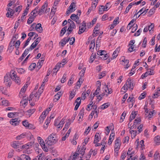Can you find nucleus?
<instances>
[{"instance_id": "f257e3e1", "label": "nucleus", "mask_w": 160, "mask_h": 160, "mask_svg": "<svg viewBox=\"0 0 160 160\" xmlns=\"http://www.w3.org/2000/svg\"><path fill=\"white\" fill-rule=\"evenodd\" d=\"M11 78L14 80L18 84H20L19 78L16 74L14 71L10 72V75H7L4 77V83L7 86H10L11 84Z\"/></svg>"}, {"instance_id": "f03ea898", "label": "nucleus", "mask_w": 160, "mask_h": 160, "mask_svg": "<svg viewBox=\"0 0 160 160\" xmlns=\"http://www.w3.org/2000/svg\"><path fill=\"white\" fill-rule=\"evenodd\" d=\"M58 141V139L55 133L50 134L46 140V144L50 146L55 143Z\"/></svg>"}, {"instance_id": "7ed1b4c3", "label": "nucleus", "mask_w": 160, "mask_h": 160, "mask_svg": "<svg viewBox=\"0 0 160 160\" xmlns=\"http://www.w3.org/2000/svg\"><path fill=\"white\" fill-rule=\"evenodd\" d=\"M134 85L133 81H132L130 79L128 78L124 86L122 87V89H123L125 91L127 90L129 88L131 90H132Z\"/></svg>"}, {"instance_id": "20e7f679", "label": "nucleus", "mask_w": 160, "mask_h": 160, "mask_svg": "<svg viewBox=\"0 0 160 160\" xmlns=\"http://www.w3.org/2000/svg\"><path fill=\"white\" fill-rule=\"evenodd\" d=\"M78 149L79 148L78 147L76 152L73 155V157L72 158V160H75L78 157L82 158L84 154V151H82L80 148Z\"/></svg>"}, {"instance_id": "39448f33", "label": "nucleus", "mask_w": 160, "mask_h": 160, "mask_svg": "<svg viewBox=\"0 0 160 160\" xmlns=\"http://www.w3.org/2000/svg\"><path fill=\"white\" fill-rule=\"evenodd\" d=\"M38 141L42 147V149L44 151L46 152H48V148L47 147L48 145L46 144V143H45L42 139L40 137H38Z\"/></svg>"}, {"instance_id": "423d86ee", "label": "nucleus", "mask_w": 160, "mask_h": 160, "mask_svg": "<svg viewBox=\"0 0 160 160\" xmlns=\"http://www.w3.org/2000/svg\"><path fill=\"white\" fill-rule=\"evenodd\" d=\"M86 29V25L85 22L84 21H83L82 24L79 27V30L78 32V34H80L83 32L85 31Z\"/></svg>"}, {"instance_id": "0eeeda50", "label": "nucleus", "mask_w": 160, "mask_h": 160, "mask_svg": "<svg viewBox=\"0 0 160 160\" xmlns=\"http://www.w3.org/2000/svg\"><path fill=\"white\" fill-rule=\"evenodd\" d=\"M20 118H16L14 119H12L10 121V123L12 125L15 126L18 125L20 122Z\"/></svg>"}, {"instance_id": "6e6552de", "label": "nucleus", "mask_w": 160, "mask_h": 160, "mask_svg": "<svg viewBox=\"0 0 160 160\" xmlns=\"http://www.w3.org/2000/svg\"><path fill=\"white\" fill-rule=\"evenodd\" d=\"M70 18L72 20L75 21L77 24H79L80 23V22L79 20L78 17L75 14H72L70 16Z\"/></svg>"}, {"instance_id": "1a4fd4ad", "label": "nucleus", "mask_w": 160, "mask_h": 160, "mask_svg": "<svg viewBox=\"0 0 160 160\" xmlns=\"http://www.w3.org/2000/svg\"><path fill=\"white\" fill-rule=\"evenodd\" d=\"M22 144V142L18 141H14L11 144L12 147L14 148H17L19 147V146Z\"/></svg>"}, {"instance_id": "9d476101", "label": "nucleus", "mask_w": 160, "mask_h": 160, "mask_svg": "<svg viewBox=\"0 0 160 160\" xmlns=\"http://www.w3.org/2000/svg\"><path fill=\"white\" fill-rule=\"evenodd\" d=\"M120 140L117 138L115 141V150L118 151L120 147Z\"/></svg>"}, {"instance_id": "9b49d317", "label": "nucleus", "mask_w": 160, "mask_h": 160, "mask_svg": "<svg viewBox=\"0 0 160 160\" xmlns=\"http://www.w3.org/2000/svg\"><path fill=\"white\" fill-rule=\"evenodd\" d=\"M48 6V4L46 3H45L41 7V9L38 11V14L41 15L42 13L45 10V8Z\"/></svg>"}, {"instance_id": "f8f14e48", "label": "nucleus", "mask_w": 160, "mask_h": 160, "mask_svg": "<svg viewBox=\"0 0 160 160\" xmlns=\"http://www.w3.org/2000/svg\"><path fill=\"white\" fill-rule=\"evenodd\" d=\"M95 39H94L91 41L89 46L90 50L91 52H93V49L94 48V47H95Z\"/></svg>"}, {"instance_id": "ddd939ff", "label": "nucleus", "mask_w": 160, "mask_h": 160, "mask_svg": "<svg viewBox=\"0 0 160 160\" xmlns=\"http://www.w3.org/2000/svg\"><path fill=\"white\" fill-rule=\"evenodd\" d=\"M69 40L70 38H65L61 40L60 43L61 44L62 46L63 47Z\"/></svg>"}, {"instance_id": "4468645a", "label": "nucleus", "mask_w": 160, "mask_h": 160, "mask_svg": "<svg viewBox=\"0 0 160 160\" xmlns=\"http://www.w3.org/2000/svg\"><path fill=\"white\" fill-rule=\"evenodd\" d=\"M33 142H28L27 144L22 145V148L23 149L24 148L25 149H28L30 147L33 145Z\"/></svg>"}, {"instance_id": "2eb2a0df", "label": "nucleus", "mask_w": 160, "mask_h": 160, "mask_svg": "<svg viewBox=\"0 0 160 160\" xmlns=\"http://www.w3.org/2000/svg\"><path fill=\"white\" fill-rule=\"evenodd\" d=\"M41 26V24L38 23L36 26V30L39 33L41 32L42 31V28Z\"/></svg>"}, {"instance_id": "dca6fc26", "label": "nucleus", "mask_w": 160, "mask_h": 160, "mask_svg": "<svg viewBox=\"0 0 160 160\" xmlns=\"http://www.w3.org/2000/svg\"><path fill=\"white\" fill-rule=\"evenodd\" d=\"M65 119L64 118H62L61 120H60V122H59L58 127V129H61L62 128L63 124L65 122Z\"/></svg>"}, {"instance_id": "f3484780", "label": "nucleus", "mask_w": 160, "mask_h": 160, "mask_svg": "<svg viewBox=\"0 0 160 160\" xmlns=\"http://www.w3.org/2000/svg\"><path fill=\"white\" fill-rule=\"evenodd\" d=\"M114 133L112 132L111 133L108 142V144L109 145H110L112 143V141L114 138Z\"/></svg>"}, {"instance_id": "a211bd4d", "label": "nucleus", "mask_w": 160, "mask_h": 160, "mask_svg": "<svg viewBox=\"0 0 160 160\" xmlns=\"http://www.w3.org/2000/svg\"><path fill=\"white\" fill-rule=\"evenodd\" d=\"M137 114V112H133L132 111L131 113V114L130 115L129 121L130 122H131L135 118L136 115Z\"/></svg>"}, {"instance_id": "6ab92c4d", "label": "nucleus", "mask_w": 160, "mask_h": 160, "mask_svg": "<svg viewBox=\"0 0 160 160\" xmlns=\"http://www.w3.org/2000/svg\"><path fill=\"white\" fill-rule=\"evenodd\" d=\"M15 39L13 41V40H12L9 43V46L8 48V49L12 51L14 48V45L13 44L14 43Z\"/></svg>"}, {"instance_id": "aec40b11", "label": "nucleus", "mask_w": 160, "mask_h": 160, "mask_svg": "<svg viewBox=\"0 0 160 160\" xmlns=\"http://www.w3.org/2000/svg\"><path fill=\"white\" fill-rule=\"evenodd\" d=\"M8 11L6 14L7 17H9L10 15L11 16H12L14 13L13 10L10 8H8Z\"/></svg>"}, {"instance_id": "412c9836", "label": "nucleus", "mask_w": 160, "mask_h": 160, "mask_svg": "<svg viewBox=\"0 0 160 160\" xmlns=\"http://www.w3.org/2000/svg\"><path fill=\"white\" fill-rule=\"evenodd\" d=\"M29 50L28 49H25L24 52L22 55L21 57L19 58L21 60H22L23 58L28 54Z\"/></svg>"}, {"instance_id": "4be33fe9", "label": "nucleus", "mask_w": 160, "mask_h": 160, "mask_svg": "<svg viewBox=\"0 0 160 160\" xmlns=\"http://www.w3.org/2000/svg\"><path fill=\"white\" fill-rule=\"evenodd\" d=\"M75 7V3L73 2H72L70 6L69 7V9L71 10V12H72L75 10L74 8Z\"/></svg>"}, {"instance_id": "5701e85b", "label": "nucleus", "mask_w": 160, "mask_h": 160, "mask_svg": "<svg viewBox=\"0 0 160 160\" xmlns=\"http://www.w3.org/2000/svg\"><path fill=\"white\" fill-rule=\"evenodd\" d=\"M106 95V97L108 96V94L107 93H105L104 92H103L102 94H100L97 98V99L98 100V101L99 102L101 101L102 98L104 96Z\"/></svg>"}, {"instance_id": "b1692460", "label": "nucleus", "mask_w": 160, "mask_h": 160, "mask_svg": "<svg viewBox=\"0 0 160 160\" xmlns=\"http://www.w3.org/2000/svg\"><path fill=\"white\" fill-rule=\"evenodd\" d=\"M119 52V48H117L114 52L113 54H112V57L113 59L117 57L118 55V54Z\"/></svg>"}, {"instance_id": "393cba45", "label": "nucleus", "mask_w": 160, "mask_h": 160, "mask_svg": "<svg viewBox=\"0 0 160 160\" xmlns=\"http://www.w3.org/2000/svg\"><path fill=\"white\" fill-rule=\"evenodd\" d=\"M130 133L131 134L132 138H134L136 136L137 132L136 131L133 130H130Z\"/></svg>"}, {"instance_id": "a878e982", "label": "nucleus", "mask_w": 160, "mask_h": 160, "mask_svg": "<svg viewBox=\"0 0 160 160\" xmlns=\"http://www.w3.org/2000/svg\"><path fill=\"white\" fill-rule=\"evenodd\" d=\"M155 142H156L157 145H158L160 144V137L158 136H157L155 137L154 139Z\"/></svg>"}, {"instance_id": "bb28decb", "label": "nucleus", "mask_w": 160, "mask_h": 160, "mask_svg": "<svg viewBox=\"0 0 160 160\" xmlns=\"http://www.w3.org/2000/svg\"><path fill=\"white\" fill-rule=\"evenodd\" d=\"M38 8H36L34 10H33L31 12V15L32 16H34V17H36L37 16V14H38Z\"/></svg>"}, {"instance_id": "cd10ccee", "label": "nucleus", "mask_w": 160, "mask_h": 160, "mask_svg": "<svg viewBox=\"0 0 160 160\" xmlns=\"http://www.w3.org/2000/svg\"><path fill=\"white\" fill-rule=\"evenodd\" d=\"M133 5V4H132V3H131L129 4L127 7L126 10L124 12V14H125L129 12V10L131 8Z\"/></svg>"}, {"instance_id": "c85d7f7f", "label": "nucleus", "mask_w": 160, "mask_h": 160, "mask_svg": "<svg viewBox=\"0 0 160 160\" xmlns=\"http://www.w3.org/2000/svg\"><path fill=\"white\" fill-rule=\"evenodd\" d=\"M84 114V110L83 109H82L81 110L78 114V116H79V121L80 120V119H82L83 118Z\"/></svg>"}, {"instance_id": "c756f323", "label": "nucleus", "mask_w": 160, "mask_h": 160, "mask_svg": "<svg viewBox=\"0 0 160 160\" xmlns=\"http://www.w3.org/2000/svg\"><path fill=\"white\" fill-rule=\"evenodd\" d=\"M22 160H31V158L28 155L23 154L21 155Z\"/></svg>"}, {"instance_id": "7c9ffc66", "label": "nucleus", "mask_w": 160, "mask_h": 160, "mask_svg": "<svg viewBox=\"0 0 160 160\" xmlns=\"http://www.w3.org/2000/svg\"><path fill=\"white\" fill-rule=\"evenodd\" d=\"M110 105V104L109 102L106 103L102 105L100 108L102 109H104L107 108Z\"/></svg>"}, {"instance_id": "2f4dec72", "label": "nucleus", "mask_w": 160, "mask_h": 160, "mask_svg": "<svg viewBox=\"0 0 160 160\" xmlns=\"http://www.w3.org/2000/svg\"><path fill=\"white\" fill-rule=\"evenodd\" d=\"M44 61V60L42 59L40 60H39L37 64V67L38 68V69H40L41 68L42 65L43 64Z\"/></svg>"}, {"instance_id": "473e14b6", "label": "nucleus", "mask_w": 160, "mask_h": 160, "mask_svg": "<svg viewBox=\"0 0 160 160\" xmlns=\"http://www.w3.org/2000/svg\"><path fill=\"white\" fill-rule=\"evenodd\" d=\"M28 102V99H27L26 98L22 100L21 101V103L22 104L23 107H25L27 104Z\"/></svg>"}, {"instance_id": "72a5a7b5", "label": "nucleus", "mask_w": 160, "mask_h": 160, "mask_svg": "<svg viewBox=\"0 0 160 160\" xmlns=\"http://www.w3.org/2000/svg\"><path fill=\"white\" fill-rule=\"evenodd\" d=\"M17 113V112H9L8 114V116L9 118H12L15 116Z\"/></svg>"}, {"instance_id": "f704fd0d", "label": "nucleus", "mask_w": 160, "mask_h": 160, "mask_svg": "<svg viewBox=\"0 0 160 160\" xmlns=\"http://www.w3.org/2000/svg\"><path fill=\"white\" fill-rule=\"evenodd\" d=\"M48 114V113H47L46 112V111H44L42 113V114L40 116L39 119H40L41 120H43L45 119V118L46 115Z\"/></svg>"}, {"instance_id": "c9c22d12", "label": "nucleus", "mask_w": 160, "mask_h": 160, "mask_svg": "<svg viewBox=\"0 0 160 160\" xmlns=\"http://www.w3.org/2000/svg\"><path fill=\"white\" fill-rule=\"evenodd\" d=\"M25 136V133H22L20 135L17 136L16 138V139L17 140H20L24 138Z\"/></svg>"}, {"instance_id": "e433bc0d", "label": "nucleus", "mask_w": 160, "mask_h": 160, "mask_svg": "<svg viewBox=\"0 0 160 160\" xmlns=\"http://www.w3.org/2000/svg\"><path fill=\"white\" fill-rule=\"evenodd\" d=\"M155 112V111L153 110L152 111H150L148 114L147 115V117L148 118L149 120H150V119L152 118V116H153V114Z\"/></svg>"}, {"instance_id": "4c0bfd02", "label": "nucleus", "mask_w": 160, "mask_h": 160, "mask_svg": "<svg viewBox=\"0 0 160 160\" xmlns=\"http://www.w3.org/2000/svg\"><path fill=\"white\" fill-rule=\"evenodd\" d=\"M35 17L32 16L30 17L28 20L27 23L28 24H31L34 21Z\"/></svg>"}, {"instance_id": "58836bf2", "label": "nucleus", "mask_w": 160, "mask_h": 160, "mask_svg": "<svg viewBox=\"0 0 160 160\" xmlns=\"http://www.w3.org/2000/svg\"><path fill=\"white\" fill-rule=\"evenodd\" d=\"M106 11L105 8H104V6H101L99 8V13L100 14H102L103 13L104 11Z\"/></svg>"}, {"instance_id": "ea45409f", "label": "nucleus", "mask_w": 160, "mask_h": 160, "mask_svg": "<svg viewBox=\"0 0 160 160\" xmlns=\"http://www.w3.org/2000/svg\"><path fill=\"white\" fill-rule=\"evenodd\" d=\"M67 27L65 26L63 28L61 31L60 32V35L61 36H62L63 35V34L65 33L66 30H67Z\"/></svg>"}, {"instance_id": "a19ab883", "label": "nucleus", "mask_w": 160, "mask_h": 160, "mask_svg": "<svg viewBox=\"0 0 160 160\" xmlns=\"http://www.w3.org/2000/svg\"><path fill=\"white\" fill-rule=\"evenodd\" d=\"M75 91L74 90H73L72 91L71 94L70 95L69 97V99L71 100L74 97L75 95Z\"/></svg>"}, {"instance_id": "79ce46f5", "label": "nucleus", "mask_w": 160, "mask_h": 160, "mask_svg": "<svg viewBox=\"0 0 160 160\" xmlns=\"http://www.w3.org/2000/svg\"><path fill=\"white\" fill-rule=\"evenodd\" d=\"M60 118H58L56 119L54 121V125L55 126L57 127V128H58L59 123L60 121Z\"/></svg>"}, {"instance_id": "37998d69", "label": "nucleus", "mask_w": 160, "mask_h": 160, "mask_svg": "<svg viewBox=\"0 0 160 160\" xmlns=\"http://www.w3.org/2000/svg\"><path fill=\"white\" fill-rule=\"evenodd\" d=\"M27 84L25 85L22 88H21L20 93H22L25 92L26 90V88H27Z\"/></svg>"}, {"instance_id": "c03bdc74", "label": "nucleus", "mask_w": 160, "mask_h": 160, "mask_svg": "<svg viewBox=\"0 0 160 160\" xmlns=\"http://www.w3.org/2000/svg\"><path fill=\"white\" fill-rule=\"evenodd\" d=\"M70 121L68 122H67L66 124H65V126L63 128V130L66 131L68 129V128L69 125L70 124Z\"/></svg>"}, {"instance_id": "a18cd8bd", "label": "nucleus", "mask_w": 160, "mask_h": 160, "mask_svg": "<svg viewBox=\"0 0 160 160\" xmlns=\"http://www.w3.org/2000/svg\"><path fill=\"white\" fill-rule=\"evenodd\" d=\"M99 135L98 133V134H96L95 136V139L94 141V143H97L99 142Z\"/></svg>"}, {"instance_id": "49530a36", "label": "nucleus", "mask_w": 160, "mask_h": 160, "mask_svg": "<svg viewBox=\"0 0 160 160\" xmlns=\"http://www.w3.org/2000/svg\"><path fill=\"white\" fill-rule=\"evenodd\" d=\"M44 86V84H42L41 87L39 89L38 92H37V93H38L39 94H40L41 95V94L43 92V87Z\"/></svg>"}, {"instance_id": "de8ad7c7", "label": "nucleus", "mask_w": 160, "mask_h": 160, "mask_svg": "<svg viewBox=\"0 0 160 160\" xmlns=\"http://www.w3.org/2000/svg\"><path fill=\"white\" fill-rule=\"evenodd\" d=\"M100 39L99 38H98L96 41V49L97 50L98 48V47H99L100 45Z\"/></svg>"}, {"instance_id": "09e8293b", "label": "nucleus", "mask_w": 160, "mask_h": 160, "mask_svg": "<svg viewBox=\"0 0 160 160\" xmlns=\"http://www.w3.org/2000/svg\"><path fill=\"white\" fill-rule=\"evenodd\" d=\"M146 95V93L144 92H143L138 97V99L140 100H141L143 98H144Z\"/></svg>"}, {"instance_id": "8fccbe9b", "label": "nucleus", "mask_w": 160, "mask_h": 160, "mask_svg": "<svg viewBox=\"0 0 160 160\" xmlns=\"http://www.w3.org/2000/svg\"><path fill=\"white\" fill-rule=\"evenodd\" d=\"M95 58V55L94 54L92 53L90 58V62L92 63L94 60Z\"/></svg>"}, {"instance_id": "3c124183", "label": "nucleus", "mask_w": 160, "mask_h": 160, "mask_svg": "<svg viewBox=\"0 0 160 160\" xmlns=\"http://www.w3.org/2000/svg\"><path fill=\"white\" fill-rule=\"evenodd\" d=\"M66 77H67V74L66 73H64L63 74V75L62 77V78L61 79V82L62 83H64L66 81Z\"/></svg>"}, {"instance_id": "603ef678", "label": "nucleus", "mask_w": 160, "mask_h": 160, "mask_svg": "<svg viewBox=\"0 0 160 160\" xmlns=\"http://www.w3.org/2000/svg\"><path fill=\"white\" fill-rule=\"evenodd\" d=\"M124 64H126V65L125 64L124 65V66H126L125 68L126 69H127L129 66L128 65V63H129V60L128 59H125V58H124Z\"/></svg>"}, {"instance_id": "864d4df0", "label": "nucleus", "mask_w": 160, "mask_h": 160, "mask_svg": "<svg viewBox=\"0 0 160 160\" xmlns=\"http://www.w3.org/2000/svg\"><path fill=\"white\" fill-rule=\"evenodd\" d=\"M2 103L3 105L5 106H8L10 104L9 102L7 100L2 101Z\"/></svg>"}, {"instance_id": "5fc2aeb1", "label": "nucleus", "mask_w": 160, "mask_h": 160, "mask_svg": "<svg viewBox=\"0 0 160 160\" xmlns=\"http://www.w3.org/2000/svg\"><path fill=\"white\" fill-rule=\"evenodd\" d=\"M36 66V64L35 63H33L31 64L29 67V69L31 70H33L35 67Z\"/></svg>"}, {"instance_id": "6e6d98bb", "label": "nucleus", "mask_w": 160, "mask_h": 160, "mask_svg": "<svg viewBox=\"0 0 160 160\" xmlns=\"http://www.w3.org/2000/svg\"><path fill=\"white\" fill-rule=\"evenodd\" d=\"M20 41L19 40H18L14 44L15 48L16 49H18L19 48V46H20Z\"/></svg>"}, {"instance_id": "4d7b16f0", "label": "nucleus", "mask_w": 160, "mask_h": 160, "mask_svg": "<svg viewBox=\"0 0 160 160\" xmlns=\"http://www.w3.org/2000/svg\"><path fill=\"white\" fill-rule=\"evenodd\" d=\"M37 46L34 42L31 45L29 49H28L29 51H31L33 49Z\"/></svg>"}, {"instance_id": "13d9d810", "label": "nucleus", "mask_w": 160, "mask_h": 160, "mask_svg": "<svg viewBox=\"0 0 160 160\" xmlns=\"http://www.w3.org/2000/svg\"><path fill=\"white\" fill-rule=\"evenodd\" d=\"M141 121V119L138 118L135 119L134 121V124L136 125V124L140 123Z\"/></svg>"}, {"instance_id": "bf43d9fd", "label": "nucleus", "mask_w": 160, "mask_h": 160, "mask_svg": "<svg viewBox=\"0 0 160 160\" xmlns=\"http://www.w3.org/2000/svg\"><path fill=\"white\" fill-rule=\"evenodd\" d=\"M127 101L128 102H131L132 103L133 102H134V98L133 96H132V97H129L127 99Z\"/></svg>"}, {"instance_id": "052dcab7", "label": "nucleus", "mask_w": 160, "mask_h": 160, "mask_svg": "<svg viewBox=\"0 0 160 160\" xmlns=\"http://www.w3.org/2000/svg\"><path fill=\"white\" fill-rule=\"evenodd\" d=\"M105 52L106 51H105L101 50V51H98L97 53V54L98 55L101 56L102 57L105 53Z\"/></svg>"}, {"instance_id": "680f3d73", "label": "nucleus", "mask_w": 160, "mask_h": 160, "mask_svg": "<svg viewBox=\"0 0 160 160\" xmlns=\"http://www.w3.org/2000/svg\"><path fill=\"white\" fill-rule=\"evenodd\" d=\"M106 71H104L102 72L100 75L99 77V79H101L102 78L104 77L106 75Z\"/></svg>"}, {"instance_id": "e2e57ef3", "label": "nucleus", "mask_w": 160, "mask_h": 160, "mask_svg": "<svg viewBox=\"0 0 160 160\" xmlns=\"http://www.w3.org/2000/svg\"><path fill=\"white\" fill-rule=\"evenodd\" d=\"M109 56L108 54L106 53V52H105V53L104 55L103 56L101 57V58L103 60H105L108 58V57Z\"/></svg>"}, {"instance_id": "0e129e2a", "label": "nucleus", "mask_w": 160, "mask_h": 160, "mask_svg": "<svg viewBox=\"0 0 160 160\" xmlns=\"http://www.w3.org/2000/svg\"><path fill=\"white\" fill-rule=\"evenodd\" d=\"M142 31L141 29H139L134 34V36H139Z\"/></svg>"}, {"instance_id": "69168bd1", "label": "nucleus", "mask_w": 160, "mask_h": 160, "mask_svg": "<svg viewBox=\"0 0 160 160\" xmlns=\"http://www.w3.org/2000/svg\"><path fill=\"white\" fill-rule=\"evenodd\" d=\"M147 42V39L146 38H144V40L143 41L142 47L143 48H145L146 47Z\"/></svg>"}, {"instance_id": "338daca9", "label": "nucleus", "mask_w": 160, "mask_h": 160, "mask_svg": "<svg viewBox=\"0 0 160 160\" xmlns=\"http://www.w3.org/2000/svg\"><path fill=\"white\" fill-rule=\"evenodd\" d=\"M22 124L24 126L27 128L29 123L27 120H25L22 122Z\"/></svg>"}, {"instance_id": "774afa93", "label": "nucleus", "mask_w": 160, "mask_h": 160, "mask_svg": "<svg viewBox=\"0 0 160 160\" xmlns=\"http://www.w3.org/2000/svg\"><path fill=\"white\" fill-rule=\"evenodd\" d=\"M37 157L38 158V160H42L43 158L44 155L43 154L41 153L37 156Z\"/></svg>"}]
</instances>
